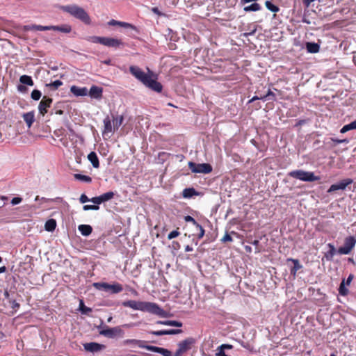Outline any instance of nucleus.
<instances>
[{"label": "nucleus", "instance_id": "nucleus-1", "mask_svg": "<svg viewBox=\"0 0 356 356\" xmlns=\"http://www.w3.org/2000/svg\"><path fill=\"white\" fill-rule=\"evenodd\" d=\"M122 305L124 307H130L134 310L148 312L163 318L170 316V314L161 308L159 305L155 302L131 300L122 302Z\"/></svg>", "mask_w": 356, "mask_h": 356}, {"label": "nucleus", "instance_id": "nucleus-2", "mask_svg": "<svg viewBox=\"0 0 356 356\" xmlns=\"http://www.w3.org/2000/svg\"><path fill=\"white\" fill-rule=\"evenodd\" d=\"M60 10L64 13H68L75 19H77L84 23L85 24L89 25L91 24V19L82 7L79 6L76 4L70 5H58L56 6Z\"/></svg>", "mask_w": 356, "mask_h": 356}, {"label": "nucleus", "instance_id": "nucleus-3", "mask_svg": "<svg viewBox=\"0 0 356 356\" xmlns=\"http://www.w3.org/2000/svg\"><path fill=\"white\" fill-rule=\"evenodd\" d=\"M104 325V321L100 319V325L97 326L96 327L99 330V334L109 339H114L116 337H123L124 335V330L120 326H115L113 327H109L107 325Z\"/></svg>", "mask_w": 356, "mask_h": 356}, {"label": "nucleus", "instance_id": "nucleus-4", "mask_svg": "<svg viewBox=\"0 0 356 356\" xmlns=\"http://www.w3.org/2000/svg\"><path fill=\"white\" fill-rule=\"evenodd\" d=\"M86 40L93 43H99L104 46L113 48H119L120 47H123L124 46V43L121 39L113 38L90 36Z\"/></svg>", "mask_w": 356, "mask_h": 356}, {"label": "nucleus", "instance_id": "nucleus-5", "mask_svg": "<svg viewBox=\"0 0 356 356\" xmlns=\"http://www.w3.org/2000/svg\"><path fill=\"white\" fill-rule=\"evenodd\" d=\"M288 175L291 177L303 181L312 182L321 180V177L316 176L313 172L305 171L302 170H293L289 172Z\"/></svg>", "mask_w": 356, "mask_h": 356}, {"label": "nucleus", "instance_id": "nucleus-6", "mask_svg": "<svg viewBox=\"0 0 356 356\" xmlns=\"http://www.w3.org/2000/svg\"><path fill=\"white\" fill-rule=\"evenodd\" d=\"M93 286L97 290L108 292L111 294L119 293L123 291L122 284L117 282L113 284L106 282H95L93 284Z\"/></svg>", "mask_w": 356, "mask_h": 356}, {"label": "nucleus", "instance_id": "nucleus-7", "mask_svg": "<svg viewBox=\"0 0 356 356\" xmlns=\"http://www.w3.org/2000/svg\"><path fill=\"white\" fill-rule=\"evenodd\" d=\"M195 343V339L188 337L178 343V349L176 350L174 356H182L183 354L192 348L193 345Z\"/></svg>", "mask_w": 356, "mask_h": 356}, {"label": "nucleus", "instance_id": "nucleus-8", "mask_svg": "<svg viewBox=\"0 0 356 356\" xmlns=\"http://www.w3.org/2000/svg\"><path fill=\"white\" fill-rule=\"evenodd\" d=\"M147 70H148L149 73H150V75L147 78L145 83H144L143 84L153 91H155L157 92H161V90L163 89V86L161 83L156 81V79H157L156 76L154 75L153 74V72L149 68H147Z\"/></svg>", "mask_w": 356, "mask_h": 356}, {"label": "nucleus", "instance_id": "nucleus-9", "mask_svg": "<svg viewBox=\"0 0 356 356\" xmlns=\"http://www.w3.org/2000/svg\"><path fill=\"white\" fill-rule=\"evenodd\" d=\"M190 170L194 173H210L213 168L209 163H196L192 161L188 163Z\"/></svg>", "mask_w": 356, "mask_h": 356}, {"label": "nucleus", "instance_id": "nucleus-10", "mask_svg": "<svg viewBox=\"0 0 356 356\" xmlns=\"http://www.w3.org/2000/svg\"><path fill=\"white\" fill-rule=\"evenodd\" d=\"M356 244V238L354 236L346 237L344 240L343 245L337 250V252L341 254H348L354 248Z\"/></svg>", "mask_w": 356, "mask_h": 356}, {"label": "nucleus", "instance_id": "nucleus-11", "mask_svg": "<svg viewBox=\"0 0 356 356\" xmlns=\"http://www.w3.org/2000/svg\"><path fill=\"white\" fill-rule=\"evenodd\" d=\"M129 72L134 76L137 79L141 81L143 83H145L147 78L149 76L150 73H145L140 67L137 66H130Z\"/></svg>", "mask_w": 356, "mask_h": 356}, {"label": "nucleus", "instance_id": "nucleus-12", "mask_svg": "<svg viewBox=\"0 0 356 356\" xmlns=\"http://www.w3.org/2000/svg\"><path fill=\"white\" fill-rule=\"evenodd\" d=\"M353 182L352 179L348 178L341 180L339 182L332 184L327 190L328 193H332L337 190H345L346 188Z\"/></svg>", "mask_w": 356, "mask_h": 356}, {"label": "nucleus", "instance_id": "nucleus-13", "mask_svg": "<svg viewBox=\"0 0 356 356\" xmlns=\"http://www.w3.org/2000/svg\"><path fill=\"white\" fill-rule=\"evenodd\" d=\"M84 350L89 353H99L106 348V346L97 342L86 343L83 345Z\"/></svg>", "mask_w": 356, "mask_h": 356}, {"label": "nucleus", "instance_id": "nucleus-14", "mask_svg": "<svg viewBox=\"0 0 356 356\" xmlns=\"http://www.w3.org/2000/svg\"><path fill=\"white\" fill-rule=\"evenodd\" d=\"M53 99L47 96H44L39 103L38 110L39 113L44 115L47 113V108L51 106Z\"/></svg>", "mask_w": 356, "mask_h": 356}, {"label": "nucleus", "instance_id": "nucleus-15", "mask_svg": "<svg viewBox=\"0 0 356 356\" xmlns=\"http://www.w3.org/2000/svg\"><path fill=\"white\" fill-rule=\"evenodd\" d=\"M353 278L354 275L353 274H350L346 281H345V279H343L339 287V293L341 296H346L348 295L349 291L348 289L346 287V285H350Z\"/></svg>", "mask_w": 356, "mask_h": 356}, {"label": "nucleus", "instance_id": "nucleus-16", "mask_svg": "<svg viewBox=\"0 0 356 356\" xmlns=\"http://www.w3.org/2000/svg\"><path fill=\"white\" fill-rule=\"evenodd\" d=\"M182 332L181 330L179 329H170V330H163L159 331H150L149 334H152L155 336H162V335H172L177 334Z\"/></svg>", "mask_w": 356, "mask_h": 356}, {"label": "nucleus", "instance_id": "nucleus-17", "mask_svg": "<svg viewBox=\"0 0 356 356\" xmlns=\"http://www.w3.org/2000/svg\"><path fill=\"white\" fill-rule=\"evenodd\" d=\"M102 93L103 88L102 87H99L97 86H92L88 92V94L90 96V97L96 99H102Z\"/></svg>", "mask_w": 356, "mask_h": 356}, {"label": "nucleus", "instance_id": "nucleus-18", "mask_svg": "<svg viewBox=\"0 0 356 356\" xmlns=\"http://www.w3.org/2000/svg\"><path fill=\"white\" fill-rule=\"evenodd\" d=\"M146 341L138 339H126L122 341L124 346L134 345L146 349V347H151L150 345H145Z\"/></svg>", "mask_w": 356, "mask_h": 356}, {"label": "nucleus", "instance_id": "nucleus-19", "mask_svg": "<svg viewBox=\"0 0 356 356\" xmlns=\"http://www.w3.org/2000/svg\"><path fill=\"white\" fill-rule=\"evenodd\" d=\"M108 24L109 26H121V27H123V28H126V29H131L133 30H135V31H138L137 28L134 25H133L131 24H129V23H127V22L117 21L115 19L110 20L108 22Z\"/></svg>", "mask_w": 356, "mask_h": 356}, {"label": "nucleus", "instance_id": "nucleus-20", "mask_svg": "<svg viewBox=\"0 0 356 356\" xmlns=\"http://www.w3.org/2000/svg\"><path fill=\"white\" fill-rule=\"evenodd\" d=\"M146 350L161 354L163 356H172L170 350L158 346H151V347H146Z\"/></svg>", "mask_w": 356, "mask_h": 356}, {"label": "nucleus", "instance_id": "nucleus-21", "mask_svg": "<svg viewBox=\"0 0 356 356\" xmlns=\"http://www.w3.org/2000/svg\"><path fill=\"white\" fill-rule=\"evenodd\" d=\"M327 246L329 248V250L324 254L323 257L322 258V261L324 259H326L327 261H332L333 260V257L337 252L334 245L332 243H328Z\"/></svg>", "mask_w": 356, "mask_h": 356}, {"label": "nucleus", "instance_id": "nucleus-22", "mask_svg": "<svg viewBox=\"0 0 356 356\" xmlns=\"http://www.w3.org/2000/svg\"><path fill=\"white\" fill-rule=\"evenodd\" d=\"M70 92L76 97L86 96L88 94V89L86 87L79 88L76 86H72L70 88Z\"/></svg>", "mask_w": 356, "mask_h": 356}, {"label": "nucleus", "instance_id": "nucleus-23", "mask_svg": "<svg viewBox=\"0 0 356 356\" xmlns=\"http://www.w3.org/2000/svg\"><path fill=\"white\" fill-rule=\"evenodd\" d=\"M24 30H35V31H52V26H42V25H28L24 26Z\"/></svg>", "mask_w": 356, "mask_h": 356}, {"label": "nucleus", "instance_id": "nucleus-24", "mask_svg": "<svg viewBox=\"0 0 356 356\" xmlns=\"http://www.w3.org/2000/svg\"><path fill=\"white\" fill-rule=\"evenodd\" d=\"M200 193L197 192L194 188H186L182 192V196L184 198H191L193 196L200 195Z\"/></svg>", "mask_w": 356, "mask_h": 356}, {"label": "nucleus", "instance_id": "nucleus-25", "mask_svg": "<svg viewBox=\"0 0 356 356\" xmlns=\"http://www.w3.org/2000/svg\"><path fill=\"white\" fill-rule=\"evenodd\" d=\"M22 117L28 127L30 128L35 121L34 111L24 113Z\"/></svg>", "mask_w": 356, "mask_h": 356}, {"label": "nucleus", "instance_id": "nucleus-26", "mask_svg": "<svg viewBox=\"0 0 356 356\" xmlns=\"http://www.w3.org/2000/svg\"><path fill=\"white\" fill-rule=\"evenodd\" d=\"M287 261H291L293 264V266L291 269V274L296 276V272L302 268V266L300 264L299 260L296 259L289 258Z\"/></svg>", "mask_w": 356, "mask_h": 356}, {"label": "nucleus", "instance_id": "nucleus-27", "mask_svg": "<svg viewBox=\"0 0 356 356\" xmlns=\"http://www.w3.org/2000/svg\"><path fill=\"white\" fill-rule=\"evenodd\" d=\"M52 31H60L64 33H69L72 31V26L67 24H64L60 26H52Z\"/></svg>", "mask_w": 356, "mask_h": 356}, {"label": "nucleus", "instance_id": "nucleus-28", "mask_svg": "<svg viewBox=\"0 0 356 356\" xmlns=\"http://www.w3.org/2000/svg\"><path fill=\"white\" fill-rule=\"evenodd\" d=\"M306 49L309 53L315 54L319 51L320 45L316 42H308L306 43Z\"/></svg>", "mask_w": 356, "mask_h": 356}, {"label": "nucleus", "instance_id": "nucleus-29", "mask_svg": "<svg viewBox=\"0 0 356 356\" xmlns=\"http://www.w3.org/2000/svg\"><path fill=\"white\" fill-rule=\"evenodd\" d=\"M88 159L90 161L95 168H98L99 167V159L95 152H91L88 155Z\"/></svg>", "mask_w": 356, "mask_h": 356}, {"label": "nucleus", "instance_id": "nucleus-30", "mask_svg": "<svg viewBox=\"0 0 356 356\" xmlns=\"http://www.w3.org/2000/svg\"><path fill=\"white\" fill-rule=\"evenodd\" d=\"M78 229L84 236H89L92 232V227L89 225H80Z\"/></svg>", "mask_w": 356, "mask_h": 356}, {"label": "nucleus", "instance_id": "nucleus-31", "mask_svg": "<svg viewBox=\"0 0 356 356\" xmlns=\"http://www.w3.org/2000/svg\"><path fill=\"white\" fill-rule=\"evenodd\" d=\"M56 227V221L55 219L51 218L46 221L44 224V229L48 232H53Z\"/></svg>", "mask_w": 356, "mask_h": 356}, {"label": "nucleus", "instance_id": "nucleus-32", "mask_svg": "<svg viewBox=\"0 0 356 356\" xmlns=\"http://www.w3.org/2000/svg\"><path fill=\"white\" fill-rule=\"evenodd\" d=\"M19 82L24 86H33L34 85L31 76L28 75H22L19 77Z\"/></svg>", "mask_w": 356, "mask_h": 356}, {"label": "nucleus", "instance_id": "nucleus-33", "mask_svg": "<svg viewBox=\"0 0 356 356\" xmlns=\"http://www.w3.org/2000/svg\"><path fill=\"white\" fill-rule=\"evenodd\" d=\"M261 9V6L257 3L256 1L252 3L250 6H245L243 10L245 12H256L259 11Z\"/></svg>", "mask_w": 356, "mask_h": 356}, {"label": "nucleus", "instance_id": "nucleus-34", "mask_svg": "<svg viewBox=\"0 0 356 356\" xmlns=\"http://www.w3.org/2000/svg\"><path fill=\"white\" fill-rule=\"evenodd\" d=\"M353 129H356V120L348 124L344 125L340 130V132L341 134H344L348 131Z\"/></svg>", "mask_w": 356, "mask_h": 356}, {"label": "nucleus", "instance_id": "nucleus-35", "mask_svg": "<svg viewBox=\"0 0 356 356\" xmlns=\"http://www.w3.org/2000/svg\"><path fill=\"white\" fill-rule=\"evenodd\" d=\"M79 310L81 312L82 314L87 315L92 312V308L86 307L84 305L83 301L82 300H80Z\"/></svg>", "mask_w": 356, "mask_h": 356}, {"label": "nucleus", "instance_id": "nucleus-36", "mask_svg": "<svg viewBox=\"0 0 356 356\" xmlns=\"http://www.w3.org/2000/svg\"><path fill=\"white\" fill-rule=\"evenodd\" d=\"M104 133L106 132H111L112 131V126H111V121L109 118V116H106L104 120Z\"/></svg>", "mask_w": 356, "mask_h": 356}, {"label": "nucleus", "instance_id": "nucleus-37", "mask_svg": "<svg viewBox=\"0 0 356 356\" xmlns=\"http://www.w3.org/2000/svg\"><path fill=\"white\" fill-rule=\"evenodd\" d=\"M265 6L266 7V8L268 10H269L270 11L273 12V13H277L279 12L280 10V8L278 6H275V4H273L271 1H266L265 2Z\"/></svg>", "mask_w": 356, "mask_h": 356}, {"label": "nucleus", "instance_id": "nucleus-38", "mask_svg": "<svg viewBox=\"0 0 356 356\" xmlns=\"http://www.w3.org/2000/svg\"><path fill=\"white\" fill-rule=\"evenodd\" d=\"M74 177L77 180L82 181L86 183H90L92 181V178L87 175L74 174Z\"/></svg>", "mask_w": 356, "mask_h": 356}, {"label": "nucleus", "instance_id": "nucleus-39", "mask_svg": "<svg viewBox=\"0 0 356 356\" xmlns=\"http://www.w3.org/2000/svg\"><path fill=\"white\" fill-rule=\"evenodd\" d=\"M100 196L103 203L113 199L115 196V193L113 191H108L107 193L102 194Z\"/></svg>", "mask_w": 356, "mask_h": 356}, {"label": "nucleus", "instance_id": "nucleus-40", "mask_svg": "<svg viewBox=\"0 0 356 356\" xmlns=\"http://www.w3.org/2000/svg\"><path fill=\"white\" fill-rule=\"evenodd\" d=\"M63 104V103L58 102L56 104V105L54 106V108L51 110L50 114H56V115H63L64 111L61 109V105Z\"/></svg>", "mask_w": 356, "mask_h": 356}, {"label": "nucleus", "instance_id": "nucleus-41", "mask_svg": "<svg viewBox=\"0 0 356 356\" xmlns=\"http://www.w3.org/2000/svg\"><path fill=\"white\" fill-rule=\"evenodd\" d=\"M259 98L261 99V100H263V101H266V100L275 101L276 99L275 93L273 92L270 90H268L266 95H265L264 96H261Z\"/></svg>", "mask_w": 356, "mask_h": 356}, {"label": "nucleus", "instance_id": "nucleus-42", "mask_svg": "<svg viewBox=\"0 0 356 356\" xmlns=\"http://www.w3.org/2000/svg\"><path fill=\"white\" fill-rule=\"evenodd\" d=\"M113 120L114 123V129H118V127L122 124L124 118L122 115H120L116 118L113 116Z\"/></svg>", "mask_w": 356, "mask_h": 356}, {"label": "nucleus", "instance_id": "nucleus-43", "mask_svg": "<svg viewBox=\"0 0 356 356\" xmlns=\"http://www.w3.org/2000/svg\"><path fill=\"white\" fill-rule=\"evenodd\" d=\"M31 97L33 100L38 101L42 97V93L39 90L35 89L32 91Z\"/></svg>", "mask_w": 356, "mask_h": 356}, {"label": "nucleus", "instance_id": "nucleus-44", "mask_svg": "<svg viewBox=\"0 0 356 356\" xmlns=\"http://www.w3.org/2000/svg\"><path fill=\"white\" fill-rule=\"evenodd\" d=\"M165 323L168 326H174V327H182V325H183L181 322L177 321H174V320H167V323Z\"/></svg>", "mask_w": 356, "mask_h": 356}, {"label": "nucleus", "instance_id": "nucleus-45", "mask_svg": "<svg viewBox=\"0 0 356 356\" xmlns=\"http://www.w3.org/2000/svg\"><path fill=\"white\" fill-rule=\"evenodd\" d=\"M83 209L84 211H88V210H99V206L98 205H94V204H86L83 207Z\"/></svg>", "mask_w": 356, "mask_h": 356}, {"label": "nucleus", "instance_id": "nucleus-46", "mask_svg": "<svg viewBox=\"0 0 356 356\" xmlns=\"http://www.w3.org/2000/svg\"><path fill=\"white\" fill-rule=\"evenodd\" d=\"M62 85H63V82L61 81L56 80L47 86L52 87L54 89L56 90Z\"/></svg>", "mask_w": 356, "mask_h": 356}, {"label": "nucleus", "instance_id": "nucleus-47", "mask_svg": "<svg viewBox=\"0 0 356 356\" xmlns=\"http://www.w3.org/2000/svg\"><path fill=\"white\" fill-rule=\"evenodd\" d=\"M184 220L186 222H192L193 225H195L196 227L199 226V223L191 216H186L184 217Z\"/></svg>", "mask_w": 356, "mask_h": 356}, {"label": "nucleus", "instance_id": "nucleus-48", "mask_svg": "<svg viewBox=\"0 0 356 356\" xmlns=\"http://www.w3.org/2000/svg\"><path fill=\"white\" fill-rule=\"evenodd\" d=\"M90 202L94 203V205H98L102 203L101 196H97L91 198Z\"/></svg>", "mask_w": 356, "mask_h": 356}, {"label": "nucleus", "instance_id": "nucleus-49", "mask_svg": "<svg viewBox=\"0 0 356 356\" xmlns=\"http://www.w3.org/2000/svg\"><path fill=\"white\" fill-rule=\"evenodd\" d=\"M179 234H180V232L178 230H173V231H172L171 232L169 233V234L168 235V238L169 240H171V239H172L174 238H176Z\"/></svg>", "mask_w": 356, "mask_h": 356}, {"label": "nucleus", "instance_id": "nucleus-50", "mask_svg": "<svg viewBox=\"0 0 356 356\" xmlns=\"http://www.w3.org/2000/svg\"><path fill=\"white\" fill-rule=\"evenodd\" d=\"M196 228H197V229L199 230V232H200L197 234V238H198L199 239H200V238H202L204 236L205 231H204V228L202 227V225H199V226H197Z\"/></svg>", "mask_w": 356, "mask_h": 356}, {"label": "nucleus", "instance_id": "nucleus-51", "mask_svg": "<svg viewBox=\"0 0 356 356\" xmlns=\"http://www.w3.org/2000/svg\"><path fill=\"white\" fill-rule=\"evenodd\" d=\"M9 303L11 304V307L16 310L19 307V304L16 302L15 299H9Z\"/></svg>", "mask_w": 356, "mask_h": 356}, {"label": "nucleus", "instance_id": "nucleus-52", "mask_svg": "<svg viewBox=\"0 0 356 356\" xmlns=\"http://www.w3.org/2000/svg\"><path fill=\"white\" fill-rule=\"evenodd\" d=\"M17 90L22 93H26L28 92V88L26 86L19 84L17 86Z\"/></svg>", "mask_w": 356, "mask_h": 356}, {"label": "nucleus", "instance_id": "nucleus-53", "mask_svg": "<svg viewBox=\"0 0 356 356\" xmlns=\"http://www.w3.org/2000/svg\"><path fill=\"white\" fill-rule=\"evenodd\" d=\"M232 241L233 239L232 236L228 233H226L225 235L221 239V241L222 243L231 242Z\"/></svg>", "mask_w": 356, "mask_h": 356}, {"label": "nucleus", "instance_id": "nucleus-54", "mask_svg": "<svg viewBox=\"0 0 356 356\" xmlns=\"http://www.w3.org/2000/svg\"><path fill=\"white\" fill-rule=\"evenodd\" d=\"M90 199H89L88 197V196L86 195V194H82L81 196H80V198H79V201L81 203H86V202H90Z\"/></svg>", "mask_w": 356, "mask_h": 356}, {"label": "nucleus", "instance_id": "nucleus-55", "mask_svg": "<svg viewBox=\"0 0 356 356\" xmlns=\"http://www.w3.org/2000/svg\"><path fill=\"white\" fill-rule=\"evenodd\" d=\"M22 201V198L20 197H15L11 200V204L13 205H16L19 204Z\"/></svg>", "mask_w": 356, "mask_h": 356}, {"label": "nucleus", "instance_id": "nucleus-56", "mask_svg": "<svg viewBox=\"0 0 356 356\" xmlns=\"http://www.w3.org/2000/svg\"><path fill=\"white\" fill-rule=\"evenodd\" d=\"M332 140L336 143V144H340V143H348V139H337V138H332Z\"/></svg>", "mask_w": 356, "mask_h": 356}, {"label": "nucleus", "instance_id": "nucleus-57", "mask_svg": "<svg viewBox=\"0 0 356 356\" xmlns=\"http://www.w3.org/2000/svg\"><path fill=\"white\" fill-rule=\"evenodd\" d=\"M216 356H227V355L225 354L224 350L220 349V348L218 347L217 349V353H216Z\"/></svg>", "mask_w": 356, "mask_h": 356}, {"label": "nucleus", "instance_id": "nucleus-58", "mask_svg": "<svg viewBox=\"0 0 356 356\" xmlns=\"http://www.w3.org/2000/svg\"><path fill=\"white\" fill-rule=\"evenodd\" d=\"M151 10L154 13V14H156L157 15L159 16H163L164 15L163 13H162L158 8L156 7H153L151 8Z\"/></svg>", "mask_w": 356, "mask_h": 356}, {"label": "nucleus", "instance_id": "nucleus-59", "mask_svg": "<svg viewBox=\"0 0 356 356\" xmlns=\"http://www.w3.org/2000/svg\"><path fill=\"white\" fill-rule=\"evenodd\" d=\"M219 347L220 348V349H222L224 350H225L226 349L230 350L233 348L232 345L230 344H222Z\"/></svg>", "mask_w": 356, "mask_h": 356}, {"label": "nucleus", "instance_id": "nucleus-60", "mask_svg": "<svg viewBox=\"0 0 356 356\" xmlns=\"http://www.w3.org/2000/svg\"><path fill=\"white\" fill-rule=\"evenodd\" d=\"M256 31H257V28H254L252 31H250L249 33H244L243 35L245 37H248L249 35H253L255 33Z\"/></svg>", "mask_w": 356, "mask_h": 356}, {"label": "nucleus", "instance_id": "nucleus-61", "mask_svg": "<svg viewBox=\"0 0 356 356\" xmlns=\"http://www.w3.org/2000/svg\"><path fill=\"white\" fill-rule=\"evenodd\" d=\"M259 241L258 240H254L252 242V244L256 246L255 252H259V249L257 248V245H259Z\"/></svg>", "mask_w": 356, "mask_h": 356}, {"label": "nucleus", "instance_id": "nucleus-62", "mask_svg": "<svg viewBox=\"0 0 356 356\" xmlns=\"http://www.w3.org/2000/svg\"><path fill=\"white\" fill-rule=\"evenodd\" d=\"M172 245L175 250H178L180 248L179 243L177 241H173Z\"/></svg>", "mask_w": 356, "mask_h": 356}, {"label": "nucleus", "instance_id": "nucleus-63", "mask_svg": "<svg viewBox=\"0 0 356 356\" xmlns=\"http://www.w3.org/2000/svg\"><path fill=\"white\" fill-rule=\"evenodd\" d=\"M314 1V0H302L304 5L307 7H309Z\"/></svg>", "mask_w": 356, "mask_h": 356}, {"label": "nucleus", "instance_id": "nucleus-64", "mask_svg": "<svg viewBox=\"0 0 356 356\" xmlns=\"http://www.w3.org/2000/svg\"><path fill=\"white\" fill-rule=\"evenodd\" d=\"M135 324L134 323H127V324H124L122 325H121V328L122 327H124V328H131L132 327H134Z\"/></svg>", "mask_w": 356, "mask_h": 356}]
</instances>
